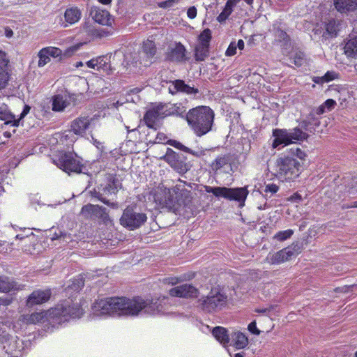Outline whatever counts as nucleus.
<instances>
[{
    "mask_svg": "<svg viewBox=\"0 0 357 357\" xmlns=\"http://www.w3.org/2000/svg\"><path fill=\"white\" fill-rule=\"evenodd\" d=\"M212 334L224 347L228 346L229 336L226 328L222 326H216L213 329Z\"/></svg>",
    "mask_w": 357,
    "mask_h": 357,
    "instance_id": "32",
    "label": "nucleus"
},
{
    "mask_svg": "<svg viewBox=\"0 0 357 357\" xmlns=\"http://www.w3.org/2000/svg\"><path fill=\"white\" fill-rule=\"evenodd\" d=\"M97 59V70H102L104 71H107L109 68V65L108 64L109 59L107 56H100L96 57Z\"/></svg>",
    "mask_w": 357,
    "mask_h": 357,
    "instance_id": "46",
    "label": "nucleus"
},
{
    "mask_svg": "<svg viewBox=\"0 0 357 357\" xmlns=\"http://www.w3.org/2000/svg\"><path fill=\"white\" fill-rule=\"evenodd\" d=\"M228 302L227 296L218 289H212L202 301L203 310L211 311L222 310Z\"/></svg>",
    "mask_w": 357,
    "mask_h": 357,
    "instance_id": "12",
    "label": "nucleus"
},
{
    "mask_svg": "<svg viewBox=\"0 0 357 357\" xmlns=\"http://www.w3.org/2000/svg\"><path fill=\"white\" fill-rule=\"evenodd\" d=\"M344 54L348 59L357 61V36L347 40L344 46Z\"/></svg>",
    "mask_w": 357,
    "mask_h": 357,
    "instance_id": "28",
    "label": "nucleus"
},
{
    "mask_svg": "<svg viewBox=\"0 0 357 357\" xmlns=\"http://www.w3.org/2000/svg\"><path fill=\"white\" fill-rule=\"evenodd\" d=\"M211 39V31L209 29H206L199 36V45L208 47Z\"/></svg>",
    "mask_w": 357,
    "mask_h": 357,
    "instance_id": "42",
    "label": "nucleus"
},
{
    "mask_svg": "<svg viewBox=\"0 0 357 357\" xmlns=\"http://www.w3.org/2000/svg\"><path fill=\"white\" fill-rule=\"evenodd\" d=\"M82 314H26L24 319L29 324H44L46 321L53 327L65 321L79 319Z\"/></svg>",
    "mask_w": 357,
    "mask_h": 357,
    "instance_id": "7",
    "label": "nucleus"
},
{
    "mask_svg": "<svg viewBox=\"0 0 357 357\" xmlns=\"http://www.w3.org/2000/svg\"><path fill=\"white\" fill-rule=\"evenodd\" d=\"M177 0H167L165 1L160 2L158 3V6L162 8H170L174 6L175 3H177Z\"/></svg>",
    "mask_w": 357,
    "mask_h": 357,
    "instance_id": "56",
    "label": "nucleus"
},
{
    "mask_svg": "<svg viewBox=\"0 0 357 357\" xmlns=\"http://www.w3.org/2000/svg\"><path fill=\"white\" fill-rule=\"evenodd\" d=\"M80 45H76L71 46L68 48H67L63 53H62V55L65 57H70L73 56L79 49Z\"/></svg>",
    "mask_w": 357,
    "mask_h": 357,
    "instance_id": "54",
    "label": "nucleus"
},
{
    "mask_svg": "<svg viewBox=\"0 0 357 357\" xmlns=\"http://www.w3.org/2000/svg\"><path fill=\"white\" fill-rule=\"evenodd\" d=\"M327 93L329 96L337 98L341 105L347 102L349 97L347 88L342 85H330Z\"/></svg>",
    "mask_w": 357,
    "mask_h": 357,
    "instance_id": "23",
    "label": "nucleus"
},
{
    "mask_svg": "<svg viewBox=\"0 0 357 357\" xmlns=\"http://www.w3.org/2000/svg\"><path fill=\"white\" fill-rule=\"evenodd\" d=\"M340 75L338 73L334 70L327 71L324 75L321 77H314L313 81L318 84H323L338 79Z\"/></svg>",
    "mask_w": 357,
    "mask_h": 357,
    "instance_id": "35",
    "label": "nucleus"
},
{
    "mask_svg": "<svg viewBox=\"0 0 357 357\" xmlns=\"http://www.w3.org/2000/svg\"><path fill=\"white\" fill-rule=\"evenodd\" d=\"M172 109V114L176 116H183L185 113V108L181 103L174 105Z\"/></svg>",
    "mask_w": 357,
    "mask_h": 357,
    "instance_id": "53",
    "label": "nucleus"
},
{
    "mask_svg": "<svg viewBox=\"0 0 357 357\" xmlns=\"http://www.w3.org/2000/svg\"><path fill=\"white\" fill-rule=\"evenodd\" d=\"M46 50L47 54L49 56L56 58L62 55V51L61 49L56 47H47L43 48Z\"/></svg>",
    "mask_w": 357,
    "mask_h": 357,
    "instance_id": "50",
    "label": "nucleus"
},
{
    "mask_svg": "<svg viewBox=\"0 0 357 357\" xmlns=\"http://www.w3.org/2000/svg\"><path fill=\"white\" fill-rule=\"evenodd\" d=\"M170 144L172 146H173L174 147L179 149V150H181V151H184L185 153H188L192 154L193 155L199 156L201 155V152L192 151V149H190L188 148L187 146H184L183 144H182L179 142H177V141H175V140L170 141Z\"/></svg>",
    "mask_w": 357,
    "mask_h": 357,
    "instance_id": "44",
    "label": "nucleus"
},
{
    "mask_svg": "<svg viewBox=\"0 0 357 357\" xmlns=\"http://www.w3.org/2000/svg\"><path fill=\"white\" fill-rule=\"evenodd\" d=\"M92 118L87 116H81L75 119L71 123L70 131L77 135H82L89 128Z\"/></svg>",
    "mask_w": 357,
    "mask_h": 357,
    "instance_id": "22",
    "label": "nucleus"
},
{
    "mask_svg": "<svg viewBox=\"0 0 357 357\" xmlns=\"http://www.w3.org/2000/svg\"><path fill=\"white\" fill-rule=\"evenodd\" d=\"M121 188V183L117 180H113L111 183H109L107 186L104 188L105 193L107 194H114L118 191V189Z\"/></svg>",
    "mask_w": 357,
    "mask_h": 357,
    "instance_id": "48",
    "label": "nucleus"
},
{
    "mask_svg": "<svg viewBox=\"0 0 357 357\" xmlns=\"http://www.w3.org/2000/svg\"><path fill=\"white\" fill-rule=\"evenodd\" d=\"M273 137H274L272 142L273 149H280L288 146L291 144L303 142L306 139L308 135L298 128L293 129H274L273 130Z\"/></svg>",
    "mask_w": 357,
    "mask_h": 357,
    "instance_id": "6",
    "label": "nucleus"
},
{
    "mask_svg": "<svg viewBox=\"0 0 357 357\" xmlns=\"http://www.w3.org/2000/svg\"><path fill=\"white\" fill-rule=\"evenodd\" d=\"M336 105V102L333 99H327L323 104L315 109L317 115H321L326 112L333 110Z\"/></svg>",
    "mask_w": 357,
    "mask_h": 357,
    "instance_id": "37",
    "label": "nucleus"
},
{
    "mask_svg": "<svg viewBox=\"0 0 357 357\" xmlns=\"http://www.w3.org/2000/svg\"><path fill=\"white\" fill-rule=\"evenodd\" d=\"M180 155V154L176 153L172 149H167L164 159L171 167L175 166V160L178 159Z\"/></svg>",
    "mask_w": 357,
    "mask_h": 357,
    "instance_id": "43",
    "label": "nucleus"
},
{
    "mask_svg": "<svg viewBox=\"0 0 357 357\" xmlns=\"http://www.w3.org/2000/svg\"><path fill=\"white\" fill-rule=\"evenodd\" d=\"M162 116L159 107L149 109L144 115V120L146 126L150 128H155L159 119Z\"/></svg>",
    "mask_w": 357,
    "mask_h": 357,
    "instance_id": "27",
    "label": "nucleus"
},
{
    "mask_svg": "<svg viewBox=\"0 0 357 357\" xmlns=\"http://www.w3.org/2000/svg\"><path fill=\"white\" fill-rule=\"evenodd\" d=\"M235 6L236 4L232 0H227L223 10L217 17L218 21L220 22L225 21L232 13L233 8Z\"/></svg>",
    "mask_w": 357,
    "mask_h": 357,
    "instance_id": "36",
    "label": "nucleus"
},
{
    "mask_svg": "<svg viewBox=\"0 0 357 357\" xmlns=\"http://www.w3.org/2000/svg\"><path fill=\"white\" fill-rule=\"evenodd\" d=\"M72 97L67 91H62L52 98V109L54 112H63L71 103Z\"/></svg>",
    "mask_w": 357,
    "mask_h": 357,
    "instance_id": "18",
    "label": "nucleus"
},
{
    "mask_svg": "<svg viewBox=\"0 0 357 357\" xmlns=\"http://www.w3.org/2000/svg\"><path fill=\"white\" fill-rule=\"evenodd\" d=\"M273 31L274 32L276 40L280 42H283L284 45L287 43L289 41V36L283 30L282 27L275 24L273 26Z\"/></svg>",
    "mask_w": 357,
    "mask_h": 357,
    "instance_id": "39",
    "label": "nucleus"
},
{
    "mask_svg": "<svg viewBox=\"0 0 357 357\" xmlns=\"http://www.w3.org/2000/svg\"><path fill=\"white\" fill-rule=\"evenodd\" d=\"M174 164L175 166H172V167L179 174H185L189 169L188 165L185 162V158L182 155L175 160Z\"/></svg>",
    "mask_w": 357,
    "mask_h": 357,
    "instance_id": "41",
    "label": "nucleus"
},
{
    "mask_svg": "<svg viewBox=\"0 0 357 357\" xmlns=\"http://www.w3.org/2000/svg\"><path fill=\"white\" fill-rule=\"evenodd\" d=\"M211 168L213 171H222L224 172H229L231 170V164L229 158L227 155H220L212 162Z\"/></svg>",
    "mask_w": 357,
    "mask_h": 357,
    "instance_id": "29",
    "label": "nucleus"
},
{
    "mask_svg": "<svg viewBox=\"0 0 357 357\" xmlns=\"http://www.w3.org/2000/svg\"><path fill=\"white\" fill-rule=\"evenodd\" d=\"M105 208L98 205L88 204L82 207L81 213L86 218L95 219L102 218L103 215L105 214Z\"/></svg>",
    "mask_w": 357,
    "mask_h": 357,
    "instance_id": "24",
    "label": "nucleus"
},
{
    "mask_svg": "<svg viewBox=\"0 0 357 357\" xmlns=\"http://www.w3.org/2000/svg\"><path fill=\"white\" fill-rule=\"evenodd\" d=\"M51 296L50 289L33 291L27 298L26 306L32 307L37 305L43 304L47 302Z\"/></svg>",
    "mask_w": 357,
    "mask_h": 357,
    "instance_id": "19",
    "label": "nucleus"
},
{
    "mask_svg": "<svg viewBox=\"0 0 357 357\" xmlns=\"http://www.w3.org/2000/svg\"><path fill=\"white\" fill-rule=\"evenodd\" d=\"M148 305L143 298L137 297L129 299L126 297H111L96 300L92 305L94 312H140Z\"/></svg>",
    "mask_w": 357,
    "mask_h": 357,
    "instance_id": "2",
    "label": "nucleus"
},
{
    "mask_svg": "<svg viewBox=\"0 0 357 357\" xmlns=\"http://www.w3.org/2000/svg\"><path fill=\"white\" fill-rule=\"evenodd\" d=\"M334 6L339 13L347 14L357 10V0H334Z\"/></svg>",
    "mask_w": 357,
    "mask_h": 357,
    "instance_id": "26",
    "label": "nucleus"
},
{
    "mask_svg": "<svg viewBox=\"0 0 357 357\" xmlns=\"http://www.w3.org/2000/svg\"><path fill=\"white\" fill-rule=\"evenodd\" d=\"M12 243L10 244L6 241H0V252H7L8 250H11Z\"/></svg>",
    "mask_w": 357,
    "mask_h": 357,
    "instance_id": "58",
    "label": "nucleus"
},
{
    "mask_svg": "<svg viewBox=\"0 0 357 357\" xmlns=\"http://www.w3.org/2000/svg\"><path fill=\"white\" fill-rule=\"evenodd\" d=\"M205 190L217 197H224L229 200L236 201L241 207L245 205L248 195L247 187L229 188L226 187L206 186Z\"/></svg>",
    "mask_w": 357,
    "mask_h": 357,
    "instance_id": "8",
    "label": "nucleus"
},
{
    "mask_svg": "<svg viewBox=\"0 0 357 357\" xmlns=\"http://www.w3.org/2000/svg\"><path fill=\"white\" fill-rule=\"evenodd\" d=\"M306 153L299 147H292L288 150L287 155L278 159L276 173L280 179L290 181L296 178L301 173V164L296 158L301 160Z\"/></svg>",
    "mask_w": 357,
    "mask_h": 357,
    "instance_id": "3",
    "label": "nucleus"
},
{
    "mask_svg": "<svg viewBox=\"0 0 357 357\" xmlns=\"http://www.w3.org/2000/svg\"><path fill=\"white\" fill-rule=\"evenodd\" d=\"M315 110L310 113L307 116V119L303 121V126L306 130L312 132V130H314L315 128L319 126V120L315 117Z\"/></svg>",
    "mask_w": 357,
    "mask_h": 357,
    "instance_id": "38",
    "label": "nucleus"
},
{
    "mask_svg": "<svg viewBox=\"0 0 357 357\" xmlns=\"http://www.w3.org/2000/svg\"><path fill=\"white\" fill-rule=\"evenodd\" d=\"M87 67L97 70V59L96 58L92 59L86 63Z\"/></svg>",
    "mask_w": 357,
    "mask_h": 357,
    "instance_id": "63",
    "label": "nucleus"
},
{
    "mask_svg": "<svg viewBox=\"0 0 357 357\" xmlns=\"http://www.w3.org/2000/svg\"><path fill=\"white\" fill-rule=\"evenodd\" d=\"M22 287L6 277H0V292L20 290Z\"/></svg>",
    "mask_w": 357,
    "mask_h": 357,
    "instance_id": "33",
    "label": "nucleus"
},
{
    "mask_svg": "<svg viewBox=\"0 0 357 357\" xmlns=\"http://www.w3.org/2000/svg\"><path fill=\"white\" fill-rule=\"evenodd\" d=\"M279 190V187L274 183H268L265 185L264 192L266 193H271V195H273L276 193Z\"/></svg>",
    "mask_w": 357,
    "mask_h": 357,
    "instance_id": "55",
    "label": "nucleus"
},
{
    "mask_svg": "<svg viewBox=\"0 0 357 357\" xmlns=\"http://www.w3.org/2000/svg\"><path fill=\"white\" fill-rule=\"evenodd\" d=\"M167 59L172 62L182 63L187 60L186 49L181 43H175L168 47Z\"/></svg>",
    "mask_w": 357,
    "mask_h": 357,
    "instance_id": "17",
    "label": "nucleus"
},
{
    "mask_svg": "<svg viewBox=\"0 0 357 357\" xmlns=\"http://www.w3.org/2000/svg\"><path fill=\"white\" fill-rule=\"evenodd\" d=\"M214 119L213 111L207 106L190 109L186 115L188 123L197 136H202L211 130Z\"/></svg>",
    "mask_w": 357,
    "mask_h": 357,
    "instance_id": "4",
    "label": "nucleus"
},
{
    "mask_svg": "<svg viewBox=\"0 0 357 357\" xmlns=\"http://www.w3.org/2000/svg\"><path fill=\"white\" fill-rule=\"evenodd\" d=\"M197 10L195 6H190L187 10L188 17L195 19L197 16Z\"/></svg>",
    "mask_w": 357,
    "mask_h": 357,
    "instance_id": "61",
    "label": "nucleus"
},
{
    "mask_svg": "<svg viewBox=\"0 0 357 357\" xmlns=\"http://www.w3.org/2000/svg\"><path fill=\"white\" fill-rule=\"evenodd\" d=\"M156 52L155 45L153 41L148 39L143 43L142 50L139 52L137 59L134 57L132 61L128 60V56H125V61L122 63L124 68H128L129 67H136L137 63L139 62L140 64L148 66L152 63V59ZM124 55L120 51L116 52L114 59H121Z\"/></svg>",
    "mask_w": 357,
    "mask_h": 357,
    "instance_id": "5",
    "label": "nucleus"
},
{
    "mask_svg": "<svg viewBox=\"0 0 357 357\" xmlns=\"http://www.w3.org/2000/svg\"><path fill=\"white\" fill-rule=\"evenodd\" d=\"M169 84L168 91L169 93L174 95L177 93H183L187 95H194L195 96L199 93V90L197 88L193 86H190V85L185 84V82L182 79H176L174 81H170L167 82Z\"/></svg>",
    "mask_w": 357,
    "mask_h": 357,
    "instance_id": "16",
    "label": "nucleus"
},
{
    "mask_svg": "<svg viewBox=\"0 0 357 357\" xmlns=\"http://www.w3.org/2000/svg\"><path fill=\"white\" fill-rule=\"evenodd\" d=\"M84 280L82 278H75L73 280L71 285L68 287L75 291H79L84 287Z\"/></svg>",
    "mask_w": 357,
    "mask_h": 357,
    "instance_id": "52",
    "label": "nucleus"
},
{
    "mask_svg": "<svg viewBox=\"0 0 357 357\" xmlns=\"http://www.w3.org/2000/svg\"><path fill=\"white\" fill-rule=\"evenodd\" d=\"M301 195L298 193H295L289 197V201L293 202H299L301 200Z\"/></svg>",
    "mask_w": 357,
    "mask_h": 357,
    "instance_id": "64",
    "label": "nucleus"
},
{
    "mask_svg": "<svg viewBox=\"0 0 357 357\" xmlns=\"http://www.w3.org/2000/svg\"><path fill=\"white\" fill-rule=\"evenodd\" d=\"M169 294L180 298H193L197 296L198 290L191 284H185L172 288Z\"/></svg>",
    "mask_w": 357,
    "mask_h": 357,
    "instance_id": "20",
    "label": "nucleus"
},
{
    "mask_svg": "<svg viewBox=\"0 0 357 357\" xmlns=\"http://www.w3.org/2000/svg\"><path fill=\"white\" fill-rule=\"evenodd\" d=\"M208 47L198 45L195 49V58L197 61H204L207 56Z\"/></svg>",
    "mask_w": 357,
    "mask_h": 357,
    "instance_id": "45",
    "label": "nucleus"
},
{
    "mask_svg": "<svg viewBox=\"0 0 357 357\" xmlns=\"http://www.w3.org/2000/svg\"><path fill=\"white\" fill-rule=\"evenodd\" d=\"M10 76V57L6 52L0 50V91L7 87Z\"/></svg>",
    "mask_w": 357,
    "mask_h": 357,
    "instance_id": "15",
    "label": "nucleus"
},
{
    "mask_svg": "<svg viewBox=\"0 0 357 357\" xmlns=\"http://www.w3.org/2000/svg\"><path fill=\"white\" fill-rule=\"evenodd\" d=\"M79 310L77 305L73 303L70 298L66 299L59 303L54 308L55 312H77Z\"/></svg>",
    "mask_w": 357,
    "mask_h": 357,
    "instance_id": "30",
    "label": "nucleus"
},
{
    "mask_svg": "<svg viewBox=\"0 0 357 357\" xmlns=\"http://www.w3.org/2000/svg\"><path fill=\"white\" fill-rule=\"evenodd\" d=\"M336 193H340V197H354L357 195V175L344 177L343 182L337 186Z\"/></svg>",
    "mask_w": 357,
    "mask_h": 357,
    "instance_id": "14",
    "label": "nucleus"
},
{
    "mask_svg": "<svg viewBox=\"0 0 357 357\" xmlns=\"http://www.w3.org/2000/svg\"><path fill=\"white\" fill-rule=\"evenodd\" d=\"M236 43L231 42L226 51V55L229 56H234L236 53Z\"/></svg>",
    "mask_w": 357,
    "mask_h": 357,
    "instance_id": "57",
    "label": "nucleus"
},
{
    "mask_svg": "<svg viewBox=\"0 0 357 357\" xmlns=\"http://www.w3.org/2000/svg\"><path fill=\"white\" fill-rule=\"evenodd\" d=\"M294 234L293 230L287 229L284 231H280L275 234L274 238L280 241H283L290 238Z\"/></svg>",
    "mask_w": 357,
    "mask_h": 357,
    "instance_id": "49",
    "label": "nucleus"
},
{
    "mask_svg": "<svg viewBox=\"0 0 357 357\" xmlns=\"http://www.w3.org/2000/svg\"><path fill=\"white\" fill-rule=\"evenodd\" d=\"M90 15L95 22L102 25L111 24V15L108 11L102 10L98 7H93L91 9Z\"/></svg>",
    "mask_w": 357,
    "mask_h": 357,
    "instance_id": "25",
    "label": "nucleus"
},
{
    "mask_svg": "<svg viewBox=\"0 0 357 357\" xmlns=\"http://www.w3.org/2000/svg\"><path fill=\"white\" fill-rule=\"evenodd\" d=\"M186 185L191 187L190 183L179 179L172 188L159 186L151 190L144 197L146 201L155 204L154 208L178 213L182 204L185 205L190 199V191Z\"/></svg>",
    "mask_w": 357,
    "mask_h": 357,
    "instance_id": "1",
    "label": "nucleus"
},
{
    "mask_svg": "<svg viewBox=\"0 0 357 357\" xmlns=\"http://www.w3.org/2000/svg\"><path fill=\"white\" fill-rule=\"evenodd\" d=\"M340 23L336 22L335 20L331 18L328 20L327 22H326V33L331 36H335L337 35V31L339 30L338 26Z\"/></svg>",
    "mask_w": 357,
    "mask_h": 357,
    "instance_id": "40",
    "label": "nucleus"
},
{
    "mask_svg": "<svg viewBox=\"0 0 357 357\" xmlns=\"http://www.w3.org/2000/svg\"><path fill=\"white\" fill-rule=\"evenodd\" d=\"M30 109H31V107L29 105H25L24 106L23 110L21 112L20 117L18 119L15 118V121H18V126L20 125V121L22 119H23L29 113Z\"/></svg>",
    "mask_w": 357,
    "mask_h": 357,
    "instance_id": "59",
    "label": "nucleus"
},
{
    "mask_svg": "<svg viewBox=\"0 0 357 357\" xmlns=\"http://www.w3.org/2000/svg\"><path fill=\"white\" fill-rule=\"evenodd\" d=\"M11 325L12 324L8 321L5 324L0 323V341L8 354L12 353L18 348L17 336L12 334L15 331L16 326L13 325L11 328Z\"/></svg>",
    "mask_w": 357,
    "mask_h": 357,
    "instance_id": "11",
    "label": "nucleus"
},
{
    "mask_svg": "<svg viewBox=\"0 0 357 357\" xmlns=\"http://www.w3.org/2000/svg\"><path fill=\"white\" fill-rule=\"evenodd\" d=\"M248 331L255 335H259L261 331L257 328L256 321H252L248 326Z\"/></svg>",
    "mask_w": 357,
    "mask_h": 357,
    "instance_id": "60",
    "label": "nucleus"
},
{
    "mask_svg": "<svg viewBox=\"0 0 357 357\" xmlns=\"http://www.w3.org/2000/svg\"><path fill=\"white\" fill-rule=\"evenodd\" d=\"M11 303V301L8 298L0 297V311H3L4 307L8 305Z\"/></svg>",
    "mask_w": 357,
    "mask_h": 357,
    "instance_id": "62",
    "label": "nucleus"
},
{
    "mask_svg": "<svg viewBox=\"0 0 357 357\" xmlns=\"http://www.w3.org/2000/svg\"><path fill=\"white\" fill-rule=\"evenodd\" d=\"M301 252L298 244H293L278 252L269 253L266 260L270 264H280L289 260L291 257L297 256Z\"/></svg>",
    "mask_w": 357,
    "mask_h": 357,
    "instance_id": "13",
    "label": "nucleus"
},
{
    "mask_svg": "<svg viewBox=\"0 0 357 357\" xmlns=\"http://www.w3.org/2000/svg\"><path fill=\"white\" fill-rule=\"evenodd\" d=\"M231 344L236 349H244L248 344V339L247 336L240 332V331H234L231 335Z\"/></svg>",
    "mask_w": 357,
    "mask_h": 357,
    "instance_id": "31",
    "label": "nucleus"
},
{
    "mask_svg": "<svg viewBox=\"0 0 357 357\" xmlns=\"http://www.w3.org/2000/svg\"><path fill=\"white\" fill-rule=\"evenodd\" d=\"M147 220L145 213L137 211L135 207L128 206L120 219L121 225L130 230L140 227Z\"/></svg>",
    "mask_w": 357,
    "mask_h": 357,
    "instance_id": "10",
    "label": "nucleus"
},
{
    "mask_svg": "<svg viewBox=\"0 0 357 357\" xmlns=\"http://www.w3.org/2000/svg\"><path fill=\"white\" fill-rule=\"evenodd\" d=\"M292 59H293V63L296 66H301L303 65V63H304V61H305L304 54L303 52H301L300 51L296 52L292 55Z\"/></svg>",
    "mask_w": 357,
    "mask_h": 357,
    "instance_id": "51",
    "label": "nucleus"
},
{
    "mask_svg": "<svg viewBox=\"0 0 357 357\" xmlns=\"http://www.w3.org/2000/svg\"><path fill=\"white\" fill-rule=\"evenodd\" d=\"M66 21L70 24H75L78 22L81 17V11L77 7L67 8L64 13Z\"/></svg>",
    "mask_w": 357,
    "mask_h": 357,
    "instance_id": "34",
    "label": "nucleus"
},
{
    "mask_svg": "<svg viewBox=\"0 0 357 357\" xmlns=\"http://www.w3.org/2000/svg\"><path fill=\"white\" fill-rule=\"evenodd\" d=\"M38 56L39 59L38 66L40 68L45 66L50 61V57L47 54L46 50H45L43 48L38 52Z\"/></svg>",
    "mask_w": 357,
    "mask_h": 357,
    "instance_id": "47",
    "label": "nucleus"
},
{
    "mask_svg": "<svg viewBox=\"0 0 357 357\" xmlns=\"http://www.w3.org/2000/svg\"><path fill=\"white\" fill-rule=\"evenodd\" d=\"M0 120L3 121L5 125L18 127V121H15V116L10 112L2 96H0Z\"/></svg>",
    "mask_w": 357,
    "mask_h": 357,
    "instance_id": "21",
    "label": "nucleus"
},
{
    "mask_svg": "<svg viewBox=\"0 0 357 357\" xmlns=\"http://www.w3.org/2000/svg\"><path fill=\"white\" fill-rule=\"evenodd\" d=\"M55 165L65 172L80 173L82 165L79 158L73 152L61 153L58 158L54 159Z\"/></svg>",
    "mask_w": 357,
    "mask_h": 357,
    "instance_id": "9",
    "label": "nucleus"
}]
</instances>
